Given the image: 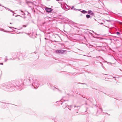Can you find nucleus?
<instances>
[{
  "label": "nucleus",
  "mask_w": 122,
  "mask_h": 122,
  "mask_svg": "<svg viewBox=\"0 0 122 122\" xmlns=\"http://www.w3.org/2000/svg\"><path fill=\"white\" fill-rule=\"evenodd\" d=\"M86 17L87 18H89L90 17V16L88 15H86Z\"/></svg>",
  "instance_id": "20e7f679"
},
{
  "label": "nucleus",
  "mask_w": 122,
  "mask_h": 122,
  "mask_svg": "<svg viewBox=\"0 0 122 122\" xmlns=\"http://www.w3.org/2000/svg\"><path fill=\"white\" fill-rule=\"evenodd\" d=\"M65 51H64L62 50H57L56 51V52L57 53H62Z\"/></svg>",
  "instance_id": "f257e3e1"
},
{
  "label": "nucleus",
  "mask_w": 122,
  "mask_h": 122,
  "mask_svg": "<svg viewBox=\"0 0 122 122\" xmlns=\"http://www.w3.org/2000/svg\"><path fill=\"white\" fill-rule=\"evenodd\" d=\"M26 25H25V26H24V27H26Z\"/></svg>",
  "instance_id": "0eeeda50"
},
{
  "label": "nucleus",
  "mask_w": 122,
  "mask_h": 122,
  "mask_svg": "<svg viewBox=\"0 0 122 122\" xmlns=\"http://www.w3.org/2000/svg\"><path fill=\"white\" fill-rule=\"evenodd\" d=\"M45 10L46 11L48 12H50L52 10L51 9L49 8H46Z\"/></svg>",
  "instance_id": "f03ea898"
},
{
  "label": "nucleus",
  "mask_w": 122,
  "mask_h": 122,
  "mask_svg": "<svg viewBox=\"0 0 122 122\" xmlns=\"http://www.w3.org/2000/svg\"><path fill=\"white\" fill-rule=\"evenodd\" d=\"M121 23V24H122V23Z\"/></svg>",
  "instance_id": "1a4fd4ad"
},
{
  "label": "nucleus",
  "mask_w": 122,
  "mask_h": 122,
  "mask_svg": "<svg viewBox=\"0 0 122 122\" xmlns=\"http://www.w3.org/2000/svg\"><path fill=\"white\" fill-rule=\"evenodd\" d=\"M88 13L91 15H92L93 14V12L91 10H89L88 11Z\"/></svg>",
  "instance_id": "7ed1b4c3"
},
{
  "label": "nucleus",
  "mask_w": 122,
  "mask_h": 122,
  "mask_svg": "<svg viewBox=\"0 0 122 122\" xmlns=\"http://www.w3.org/2000/svg\"><path fill=\"white\" fill-rule=\"evenodd\" d=\"M117 35H119L120 34V33L118 32H117Z\"/></svg>",
  "instance_id": "423d86ee"
},
{
  "label": "nucleus",
  "mask_w": 122,
  "mask_h": 122,
  "mask_svg": "<svg viewBox=\"0 0 122 122\" xmlns=\"http://www.w3.org/2000/svg\"><path fill=\"white\" fill-rule=\"evenodd\" d=\"M57 0V1H59V0Z\"/></svg>",
  "instance_id": "6e6552de"
},
{
  "label": "nucleus",
  "mask_w": 122,
  "mask_h": 122,
  "mask_svg": "<svg viewBox=\"0 0 122 122\" xmlns=\"http://www.w3.org/2000/svg\"><path fill=\"white\" fill-rule=\"evenodd\" d=\"M82 11L83 12H84V13H85L86 12V11L85 10H83Z\"/></svg>",
  "instance_id": "39448f33"
}]
</instances>
